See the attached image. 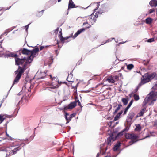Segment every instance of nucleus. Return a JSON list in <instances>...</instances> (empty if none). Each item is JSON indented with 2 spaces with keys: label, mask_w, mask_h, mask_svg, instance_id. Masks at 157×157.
Listing matches in <instances>:
<instances>
[{
  "label": "nucleus",
  "mask_w": 157,
  "mask_h": 157,
  "mask_svg": "<svg viewBox=\"0 0 157 157\" xmlns=\"http://www.w3.org/2000/svg\"><path fill=\"white\" fill-rule=\"evenodd\" d=\"M149 4L152 7H156L157 6V1L156 0H152L150 1Z\"/></svg>",
  "instance_id": "obj_14"
},
{
  "label": "nucleus",
  "mask_w": 157,
  "mask_h": 157,
  "mask_svg": "<svg viewBox=\"0 0 157 157\" xmlns=\"http://www.w3.org/2000/svg\"><path fill=\"white\" fill-rule=\"evenodd\" d=\"M75 102H76V103H78V105L79 106H80L81 107H82V106H81V104L80 103V102L79 101L78 98L77 97H76L75 98Z\"/></svg>",
  "instance_id": "obj_31"
},
{
  "label": "nucleus",
  "mask_w": 157,
  "mask_h": 157,
  "mask_svg": "<svg viewBox=\"0 0 157 157\" xmlns=\"http://www.w3.org/2000/svg\"><path fill=\"white\" fill-rule=\"evenodd\" d=\"M86 29L84 28H82L79 30H78L74 34L73 38H75L79 34L81 33L83 31H84Z\"/></svg>",
  "instance_id": "obj_13"
},
{
  "label": "nucleus",
  "mask_w": 157,
  "mask_h": 157,
  "mask_svg": "<svg viewBox=\"0 0 157 157\" xmlns=\"http://www.w3.org/2000/svg\"><path fill=\"white\" fill-rule=\"evenodd\" d=\"M71 79L70 78L69 76H68L67 78V80L69 82H73V81L71 80Z\"/></svg>",
  "instance_id": "obj_41"
},
{
  "label": "nucleus",
  "mask_w": 157,
  "mask_h": 157,
  "mask_svg": "<svg viewBox=\"0 0 157 157\" xmlns=\"http://www.w3.org/2000/svg\"><path fill=\"white\" fill-rule=\"evenodd\" d=\"M75 115H76V113H74L71 115H70V117L71 119L72 118L75 117Z\"/></svg>",
  "instance_id": "obj_37"
},
{
  "label": "nucleus",
  "mask_w": 157,
  "mask_h": 157,
  "mask_svg": "<svg viewBox=\"0 0 157 157\" xmlns=\"http://www.w3.org/2000/svg\"><path fill=\"white\" fill-rule=\"evenodd\" d=\"M122 106V105L121 104H118V106L117 107L114 112H113V114H116L118 110H119L121 107Z\"/></svg>",
  "instance_id": "obj_24"
},
{
  "label": "nucleus",
  "mask_w": 157,
  "mask_h": 157,
  "mask_svg": "<svg viewBox=\"0 0 157 157\" xmlns=\"http://www.w3.org/2000/svg\"><path fill=\"white\" fill-rule=\"evenodd\" d=\"M133 98L136 101H138L140 99V97L139 95L137 94H134L133 95Z\"/></svg>",
  "instance_id": "obj_28"
},
{
  "label": "nucleus",
  "mask_w": 157,
  "mask_h": 157,
  "mask_svg": "<svg viewBox=\"0 0 157 157\" xmlns=\"http://www.w3.org/2000/svg\"><path fill=\"white\" fill-rule=\"evenodd\" d=\"M31 50L24 48L22 50L21 52L23 54L28 55L30 54Z\"/></svg>",
  "instance_id": "obj_15"
},
{
  "label": "nucleus",
  "mask_w": 157,
  "mask_h": 157,
  "mask_svg": "<svg viewBox=\"0 0 157 157\" xmlns=\"http://www.w3.org/2000/svg\"><path fill=\"white\" fill-rule=\"evenodd\" d=\"M151 100L150 103L149 104L150 105H153L155 101L156 100V98H155L152 99H151Z\"/></svg>",
  "instance_id": "obj_34"
},
{
  "label": "nucleus",
  "mask_w": 157,
  "mask_h": 157,
  "mask_svg": "<svg viewBox=\"0 0 157 157\" xmlns=\"http://www.w3.org/2000/svg\"><path fill=\"white\" fill-rule=\"evenodd\" d=\"M123 113L122 111H121L120 112H119L117 114H118L119 116H121V115Z\"/></svg>",
  "instance_id": "obj_50"
},
{
  "label": "nucleus",
  "mask_w": 157,
  "mask_h": 157,
  "mask_svg": "<svg viewBox=\"0 0 157 157\" xmlns=\"http://www.w3.org/2000/svg\"><path fill=\"white\" fill-rule=\"evenodd\" d=\"M50 77H51V79H52V80H53V79H55V77H54L53 78H52V75H50Z\"/></svg>",
  "instance_id": "obj_64"
},
{
  "label": "nucleus",
  "mask_w": 157,
  "mask_h": 157,
  "mask_svg": "<svg viewBox=\"0 0 157 157\" xmlns=\"http://www.w3.org/2000/svg\"><path fill=\"white\" fill-rule=\"evenodd\" d=\"M18 101H17V103H16V104H15L16 105H17V106L18 105H19V104L20 103V102H21V101H19V102H18Z\"/></svg>",
  "instance_id": "obj_52"
},
{
  "label": "nucleus",
  "mask_w": 157,
  "mask_h": 157,
  "mask_svg": "<svg viewBox=\"0 0 157 157\" xmlns=\"http://www.w3.org/2000/svg\"><path fill=\"white\" fill-rule=\"evenodd\" d=\"M59 33L60 34L59 35V36L60 37V39L63 42H68V41H67V40L69 38H70V36L64 38L63 37L62 33V30L60 31L59 32Z\"/></svg>",
  "instance_id": "obj_11"
},
{
  "label": "nucleus",
  "mask_w": 157,
  "mask_h": 157,
  "mask_svg": "<svg viewBox=\"0 0 157 157\" xmlns=\"http://www.w3.org/2000/svg\"><path fill=\"white\" fill-rule=\"evenodd\" d=\"M18 107H17L16 108L14 109V110L13 111H13H12V112L13 113V114H11V115H10V118L12 117H15L17 114L18 111Z\"/></svg>",
  "instance_id": "obj_17"
},
{
  "label": "nucleus",
  "mask_w": 157,
  "mask_h": 157,
  "mask_svg": "<svg viewBox=\"0 0 157 157\" xmlns=\"http://www.w3.org/2000/svg\"><path fill=\"white\" fill-rule=\"evenodd\" d=\"M109 40H106V42L105 43H104V44H105V43H107V42H109Z\"/></svg>",
  "instance_id": "obj_62"
},
{
  "label": "nucleus",
  "mask_w": 157,
  "mask_h": 157,
  "mask_svg": "<svg viewBox=\"0 0 157 157\" xmlns=\"http://www.w3.org/2000/svg\"><path fill=\"white\" fill-rule=\"evenodd\" d=\"M56 88V86H51L50 88H48V90H50V89H55Z\"/></svg>",
  "instance_id": "obj_46"
},
{
  "label": "nucleus",
  "mask_w": 157,
  "mask_h": 157,
  "mask_svg": "<svg viewBox=\"0 0 157 157\" xmlns=\"http://www.w3.org/2000/svg\"><path fill=\"white\" fill-rule=\"evenodd\" d=\"M121 101L124 105H126L128 102V98H122L121 99Z\"/></svg>",
  "instance_id": "obj_20"
},
{
  "label": "nucleus",
  "mask_w": 157,
  "mask_h": 157,
  "mask_svg": "<svg viewBox=\"0 0 157 157\" xmlns=\"http://www.w3.org/2000/svg\"><path fill=\"white\" fill-rule=\"evenodd\" d=\"M135 130L138 131H140L141 130V127L140 125L137 126L136 128H135Z\"/></svg>",
  "instance_id": "obj_32"
},
{
  "label": "nucleus",
  "mask_w": 157,
  "mask_h": 157,
  "mask_svg": "<svg viewBox=\"0 0 157 157\" xmlns=\"http://www.w3.org/2000/svg\"><path fill=\"white\" fill-rule=\"evenodd\" d=\"M59 28L58 27L54 30L55 32L56 33H58V32L59 31Z\"/></svg>",
  "instance_id": "obj_45"
},
{
  "label": "nucleus",
  "mask_w": 157,
  "mask_h": 157,
  "mask_svg": "<svg viewBox=\"0 0 157 157\" xmlns=\"http://www.w3.org/2000/svg\"><path fill=\"white\" fill-rule=\"evenodd\" d=\"M123 113L122 111H121L120 112H119L117 114H118L119 116H121V115Z\"/></svg>",
  "instance_id": "obj_51"
},
{
  "label": "nucleus",
  "mask_w": 157,
  "mask_h": 157,
  "mask_svg": "<svg viewBox=\"0 0 157 157\" xmlns=\"http://www.w3.org/2000/svg\"><path fill=\"white\" fill-rule=\"evenodd\" d=\"M133 100L132 99V100L131 101H130V102H129V104H128L129 105H130L131 106L132 105V104L133 102Z\"/></svg>",
  "instance_id": "obj_49"
},
{
  "label": "nucleus",
  "mask_w": 157,
  "mask_h": 157,
  "mask_svg": "<svg viewBox=\"0 0 157 157\" xmlns=\"http://www.w3.org/2000/svg\"><path fill=\"white\" fill-rule=\"evenodd\" d=\"M4 56L5 58H8V57H10V54L8 53L7 54H6Z\"/></svg>",
  "instance_id": "obj_44"
},
{
  "label": "nucleus",
  "mask_w": 157,
  "mask_h": 157,
  "mask_svg": "<svg viewBox=\"0 0 157 157\" xmlns=\"http://www.w3.org/2000/svg\"><path fill=\"white\" fill-rule=\"evenodd\" d=\"M99 156V153H98L97 154V155H96V157H98Z\"/></svg>",
  "instance_id": "obj_61"
},
{
  "label": "nucleus",
  "mask_w": 157,
  "mask_h": 157,
  "mask_svg": "<svg viewBox=\"0 0 157 157\" xmlns=\"http://www.w3.org/2000/svg\"><path fill=\"white\" fill-rule=\"evenodd\" d=\"M155 11V9H150L149 10V13L151 14Z\"/></svg>",
  "instance_id": "obj_39"
},
{
  "label": "nucleus",
  "mask_w": 157,
  "mask_h": 157,
  "mask_svg": "<svg viewBox=\"0 0 157 157\" xmlns=\"http://www.w3.org/2000/svg\"><path fill=\"white\" fill-rule=\"evenodd\" d=\"M131 105H129V104L128 105V106L126 107L127 108H128L129 109L130 107H131Z\"/></svg>",
  "instance_id": "obj_59"
},
{
  "label": "nucleus",
  "mask_w": 157,
  "mask_h": 157,
  "mask_svg": "<svg viewBox=\"0 0 157 157\" xmlns=\"http://www.w3.org/2000/svg\"><path fill=\"white\" fill-rule=\"evenodd\" d=\"M121 144V143L119 141H118L114 145L113 148V150L114 151H116L120 147Z\"/></svg>",
  "instance_id": "obj_19"
},
{
  "label": "nucleus",
  "mask_w": 157,
  "mask_h": 157,
  "mask_svg": "<svg viewBox=\"0 0 157 157\" xmlns=\"http://www.w3.org/2000/svg\"><path fill=\"white\" fill-rule=\"evenodd\" d=\"M125 137L127 139H136L138 138V136L133 133H127L125 135Z\"/></svg>",
  "instance_id": "obj_8"
},
{
  "label": "nucleus",
  "mask_w": 157,
  "mask_h": 157,
  "mask_svg": "<svg viewBox=\"0 0 157 157\" xmlns=\"http://www.w3.org/2000/svg\"><path fill=\"white\" fill-rule=\"evenodd\" d=\"M139 115V114L138 113V114L136 116V118H137L138 117H140Z\"/></svg>",
  "instance_id": "obj_63"
},
{
  "label": "nucleus",
  "mask_w": 157,
  "mask_h": 157,
  "mask_svg": "<svg viewBox=\"0 0 157 157\" xmlns=\"http://www.w3.org/2000/svg\"><path fill=\"white\" fill-rule=\"evenodd\" d=\"M39 51V49L38 48H36L32 50H31L30 52V56L28 57L29 59L33 60V58L34 57L36 56L37 55V52Z\"/></svg>",
  "instance_id": "obj_6"
},
{
  "label": "nucleus",
  "mask_w": 157,
  "mask_h": 157,
  "mask_svg": "<svg viewBox=\"0 0 157 157\" xmlns=\"http://www.w3.org/2000/svg\"><path fill=\"white\" fill-rule=\"evenodd\" d=\"M107 81L109 83H113L115 82V81L113 78H108Z\"/></svg>",
  "instance_id": "obj_29"
},
{
  "label": "nucleus",
  "mask_w": 157,
  "mask_h": 157,
  "mask_svg": "<svg viewBox=\"0 0 157 157\" xmlns=\"http://www.w3.org/2000/svg\"><path fill=\"white\" fill-rule=\"evenodd\" d=\"M10 57H14L15 59L16 58H18V56L17 55V54H15L13 52H10Z\"/></svg>",
  "instance_id": "obj_30"
},
{
  "label": "nucleus",
  "mask_w": 157,
  "mask_h": 157,
  "mask_svg": "<svg viewBox=\"0 0 157 157\" xmlns=\"http://www.w3.org/2000/svg\"><path fill=\"white\" fill-rule=\"evenodd\" d=\"M3 50V48L1 46V44L0 43V52L2 51Z\"/></svg>",
  "instance_id": "obj_47"
},
{
  "label": "nucleus",
  "mask_w": 157,
  "mask_h": 157,
  "mask_svg": "<svg viewBox=\"0 0 157 157\" xmlns=\"http://www.w3.org/2000/svg\"><path fill=\"white\" fill-rule=\"evenodd\" d=\"M53 56H51L49 58L50 59L53 60Z\"/></svg>",
  "instance_id": "obj_55"
},
{
  "label": "nucleus",
  "mask_w": 157,
  "mask_h": 157,
  "mask_svg": "<svg viewBox=\"0 0 157 157\" xmlns=\"http://www.w3.org/2000/svg\"><path fill=\"white\" fill-rule=\"evenodd\" d=\"M138 90V87H137V88H136L135 89V92H136L137 91V90Z\"/></svg>",
  "instance_id": "obj_57"
},
{
  "label": "nucleus",
  "mask_w": 157,
  "mask_h": 157,
  "mask_svg": "<svg viewBox=\"0 0 157 157\" xmlns=\"http://www.w3.org/2000/svg\"><path fill=\"white\" fill-rule=\"evenodd\" d=\"M76 105V102L74 101L71 102L68 105V106H65L64 107V110H67L68 109H71L74 108Z\"/></svg>",
  "instance_id": "obj_10"
},
{
  "label": "nucleus",
  "mask_w": 157,
  "mask_h": 157,
  "mask_svg": "<svg viewBox=\"0 0 157 157\" xmlns=\"http://www.w3.org/2000/svg\"><path fill=\"white\" fill-rule=\"evenodd\" d=\"M145 22L147 24H151L152 21V20L150 18H147L146 19Z\"/></svg>",
  "instance_id": "obj_26"
},
{
  "label": "nucleus",
  "mask_w": 157,
  "mask_h": 157,
  "mask_svg": "<svg viewBox=\"0 0 157 157\" xmlns=\"http://www.w3.org/2000/svg\"><path fill=\"white\" fill-rule=\"evenodd\" d=\"M6 117L2 114H0V123H1L6 118Z\"/></svg>",
  "instance_id": "obj_23"
},
{
  "label": "nucleus",
  "mask_w": 157,
  "mask_h": 157,
  "mask_svg": "<svg viewBox=\"0 0 157 157\" xmlns=\"http://www.w3.org/2000/svg\"><path fill=\"white\" fill-rule=\"evenodd\" d=\"M128 130V129H127V128H126L124 129L121 132L119 133H118L117 135V136H122L123 135V132L124 131H127Z\"/></svg>",
  "instance_id": "obj_25"
},
{
  "label": "nucleus",
  "mask_w": 157,
  "mask_h": 157,
  "mask_svg": "<svg viewBox=\"0 0 157 157\" xmlns=\"http://www.w3.org/2000/svg\"><path fill=\"white\" fill-rule=\"evenodd\" d=\"M136 141H137V140L135 141L134 140H132L131 141H130L129 143L130 145H131V144L134 143Z\"/></svg>",
  "instance_id": "obj_38"
},
{
  "label": "nucleus",
  "mask_w": 157,
  "mask_h": 157,
  "mask_svg": "<svg viewBox=\"0 0 157 157\" xmlns=\"http://www.w3.org/2000/svg\"><path fill=\"white\" fill-rule=\"evenodd\" d=\"M118 76H119V77H121V76H122V74L121 73H119L118 75H117Z\"/></svg>",
  "instance_id": "obj_56"
},
{
  "label": "nucleus",
  "mask_w": 157,
  "mask_h": 157,
  "mask_svg": "<svg viewBox=\"0 0 157 157\" xmlns=\"http://www.w3.org/2000/svg\"><path fill=\"white\" fill-rule=\"evenodd\" d=\"M155 75L156 74L155 73H147L145 74L143 76L141 81L139 84L138 86H140L142 85L149 82L155 76Z\"/></svg>",
  "instance_id": "obj_4"
},
{
  "label": "nucleus",
  "mask_w": 157,
  "mask_h": 157,
  "mask_svg": "<svg viewBox=\"0 0 157 157\" xmlns=\"http://www.w3.org/2000/svg\"><path fill=\"white\" fill-rule=\"evenodd\" d=\"M98 17V15L96 14L95 15L91 14L90 16V19L91 21H92L93 22H91V24H89V25H90V26H86V28H90L91 25H93V24L96 22V19Z\"/></svg>",
  "instance_id": "obj_9"
},
{
  "label": "nucleus",
  "mask_w": 157,
  "mask_h": 157,
  "mask_svg": "<svg viewBox=\"0 0 157 157\" xmlns=\"http://www.w3.org/2000/svg\"><path fill=\"white\" fill-rule=\"evenodd\" d=\"M146 111V108H144L140 111L139 113V115L140 116H143L144 114V113Z\"/></svg>",
  "instance_id": "obj_22"
},
{
  "label": "nucleus",
  "mask_w": 157,
  "mask_h": 157,
  "mask_svg": "<svg viewBox=\"0 0 157 157\" xmlns=\"http://www.w3.org/2000/svg\"><path fill=\"white\" fill-rule=\"evenodd\" d=\"M10 32V29H8L6 30L4 32V35L6 36L7 34Z\"/></svg>",
  "instance_id": "obj_33"
},
{
  "label": "nucleus",
  "mask_w": 157,
  "mask_h": 157,
  "mask_svg": "<svg viewBox=\"0 0 157 157\" xmlns=\"http://www.w3.org/2000/svg\"><path fill=\"white\" fill-rule=\"evenodd\" d=\"M26 70V69L22 68L20 67H18V69L15 71V74L16 75V76L13 82L12 86L14 84H17L18 82L19 79L21 76L22 73L24 72ZM12 87H10V89Z\"/></svg>",
  "instance_id": "obj_5"
},
{
  "label": "nucleus",
  "mask_w": 157,
  "mask_h": 157,
  "mask_svg": "<svg viewBox=\"0 0 157 157\" xmlns=\"http://www.w3.org/2000/svg\"><path fill=\"white\" fill-rule=\"evenodd\" d=\"M46 73L45 71L41 72L39 75L38 79H40L44 78L46 76Z\"/></svg>",
  "instance_id": "obj_18"
},
{
  "label": "nucleus",
  "mask_w": 157,
  "mask_h": 157,
  "mask_svg": "<svg viewBox=\"0 0 157 157\" xmlns=\"http://www.w3.org/2000/svg\"><path fill=\"white\" fill-rule=\"evenodd\" d=\"M44 46H41L40 47V50H42L44 48Z\"/></svg>",
  "instance_id": "obj_54"
},
{
  "label": "nucleus",
  "mask_w": 157,
  "mask_h": 157,
  "mask_svg": "<svg viewBox=\"0 0 157 157\" xmlns=\"http://www.w3.org/2000/svg\"><path fill=\"white\" fill-rule=\"evenodd\" d=\"M154 127H155L157 128V121H155L154 122Z\"/></svg>",
  "instance_id": "obj_40"
},
{
  "label": "nucleus",
  "mask_w": 157,
  "mask_h": 157,
  "mask_svg": "<svg viewBox=\"0 0 157 157\" xmlns=\"http://www.w3.org/2000/svg\"><path fill=\"white\" fill-rule=\"evenodd\" d=\"M113 136L112 135L109 137L107 139V143L108 145H109L111 143V140L113 139Z\"/></svg>",
  "instance_id": "obj_21"
},
{
  "label": "nucleus",
  "mask_w": 157,
  "mask_h": 157,
  "mask_svg": "<svg viewBox=\"0 0 157 157\" xmlns=\"http://www.w3.org/2000/svg\"><path fill=\"white\" fill-rule=\"evenodd\" d=\"M120 117L118 114H117L114 117V121H116Z\"/></svg>",
  "instance_id": "obj_36"
},
{
  "label": "nucleus",
  "mask_w": 157,
  "mask_h": 157,
  "mask_svg": "<svg viewBox=\"0 0 157 157\" xmlns=\"http://www.w3.org/2000/svg\"><path fill=\"white\" fill-rule=\"evenodd\" d=\"M134 67V65L132 64H129L127 65V69L129 70H131Z\"/></svg>",
  "instance_id": "obj_27"
},
{
  "label": "nucleus",
  "mask_w": 157,
  "mask_h": 157,
  "mask_svg": "<svg viewBox=\"0 0 157 157\" xmlns=\"http://www.w3.org/2000/svg\"><path fill=\"white\" fill-rule=\"evenodd\" d=\"M135 115V113L133 112H131L128 115L126 119V121L128 123H131L132 118Z\"/></svg>",
  "instance_id": "obj_7"
},
{
  "label": "nucleus",
  "mask_w": 157,
  "mask_h": 157,
  "mask_svg": "<svg viewBox=\"0 0 157 157\" xmlns=\"http://www.w3.org/2000/svg\"><path fill=\"white\" fill-rule=\"evenodd\" d=\"M20 141L17 139H12L10 137V155H12L17 153V151L21 149L20 146L22 144L20 143Z\"/></svg>",
  "instance_id": "obj_1"
},
{
  "label": "nucleus",
  "mask_w": 157,
  "mask_h": 157,
  "mask_svg": "<svg viewBox=\"0 0 157 157\" xmlns=\"http://www.w3.org/2000/svg\"><path fill=\"white\" fill-rule=\"evenodd\" d=\"M68 76H69V77L71 79H72V77H73V74L71 73L70 74L68 75Z\"/></svg>",
  "instance_id": "obj_48"
},
{
  "label": "nucleus",
  "mask_w": 157,
  "mask_h": 157,
  "mask_svg": "<svg viewBox=\"0 0 157 157\" xmlns=\"http://www.w3.org/2000/svg\"><path fill=\"white\" fill-rule=\"evenodd\" d=\"M29 25H30V24L27 25H26L25 26V27L26 28V30H27L28 29L29 26Z\"/></svg>",
  "instance_id": "obj_53"
},
{
  "label": "nucleus",
  "mask_w": 157,
  "mask_h": 157,
  "mask_svg": "<svg viewBox=\"0 0 157 157\" xmlns=\"http://www.w3.org/2000/svg\"><path fill=\"white\" fill-rule=\"evenodd\" d=\"M154 41V38H151L148 39L147 41L148 42L151 43L152 42H153Z\"/></svg>",
  "instance_id": "obj_35"
},
{
  "label": "nucleus",
  "mask_w": 157,
  "mask_h": 157,
  "mask_svg": "<svg viewBox=\"0 0 157 157\" xmlns=\"http://www.w3.org/2000/svg\"><path fill=\"white\" fill-rule=\"evenodd\" d=\"M64 117L66 121H67L66 124H67L68 123L71 121V119L70 117V115L67 112L65 113Z\"/></svg>",
  "instance_id": "obj_12"
},
{
  "label": "nucleus",
  "mask_w": 157,
  "mask_h": 157,
  "mask_svg": "<svg viewBox=\"0 0 157 157\" xmlns=\"http://www.w3.org/2000/svg\"><path fill=\"white\" fill-rule=\"evenodd\" d=\"M154 91H152L145 98L143 102V105L145 106L150 101V99L156 98H157V84H155L152 87Z\"/></svg>",
  "instance_id": "obj_3"
},
{
  "label": "nucleus",
  "mask_w": 157,
  "mask_h": 157,
  "mask_svg": "<svg viewBox=\"0 0 157 157\" xmlns=\"http://www.w3.org/2000/svg\"><path fill=\"white\" fill-rule=\"evenodd\" d=\"M148 63V61H147L146 62H145V63H144V64L145 65H147Z\"/></svg>",
  "instance_id": "obj_58"
},
{
  "label": "nucleus",
  "mask_w": 157,
  "mask_h": 157,
  "mask_svg": "<svg viewBox=\"0 0 157 157\" xmlns=\"http://www.w3.org/2000/svg\"><path fill=\"white\" fill-rule=\"evenodd\" d=\"M113 78L114 79L117 80L118 79L119 76H118L117 75H115L113 76Z\"/></svg>",
  "instance_id": "obj_43"
},
{
  "label": "nucleus",
  "mask_w": 157,
  "mask_h": 157,
  "mask_svg": "<svg viewBox=\"0 0 157 157\" xmlns=\"http://www.w3.org/2000/svg\"><path fill=\"white\" fill-rule=\"evenodd\" d=\"M128 108H127L126 107L125 108L124 110V114H123L124 115H125L126 114L128 110Z\"/></svg>",
  "instance_id": "obj_42"
},
{
  "label": "nucleus",
  "mask_w": 157,
  "mask_h": 157,
  "mask_svg": "<svg viewBox=\"0 0 157 157\" xmlns=\"http://www.w3.org/2000/svg\"><path fill=\"white\" fill-rule=\"evenodd\" d=\"M88 24V22H84V23H83V25H86V24Z\"/></svg>",
  "instance_id": "obj_60"
},
{
  "label": "nucleus",
  "mask_w": 157,
  "mask_h": 157,
  "mask_svg": "<svg viewBox=\"0 0 157 157\" xmlns=\"http://www.w3.org/2000/svg\"><path fill=\"white\" fill-rule=\"evenodd\" d=\"M75 5L74 3L72 1V0L71 1H70L69 0L68 10H69V9L70 8H72L75 7Z\"/></svg>",
  "instance_id": "obj_16"
},
{
  "label": "nucleus",
  "mask_w": 157,
  "mask_h": 157,
  "mask_svg": "<svg viewBox=\"0 0 157 157\" xmlns=\"http://www.w3.org/2000/svg\"><path fill=\"white\" fill-rule=\"evenodd\" d=\"M15 64L18 66V67H21L22 68L26 69L28 64L32 62V60L29 59L28 57H25L21 58H16Z\"/></svg>",
  "instance_id": "obj_2"
}]
</instances>
